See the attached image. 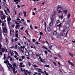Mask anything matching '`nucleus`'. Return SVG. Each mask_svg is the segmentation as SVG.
I'll return each mask as SVG.
<instances>
[{
    "instance_id": "29",
    "label": "nucleus",
    "mask_w": 75,
    "mask_h": 75,
    "mask_svg": "<svg viewBox=\"0 0 75 75\" xmlns=\"http://www.w3.org/2000/svg\"><path fill=\"white\" fill-rule=\"evenodd\" d=\"M70 16H71V14L70 13H69L68 14V16H67L68 18H69V17H70Z\"/></svg>"
},
{
    "instance_id": "26",
    "label": "nucleus",
    "mask_w": 75,
    "mask_h": 75,
    "mask_svg": "<svg viewBox=\"0 0 75 75\" xmlns=\"http://www.w3.org/2000/svg\"><path fill=\"white\" fill-rule=\"evenodd\" d=\"M53 35H57V32L56 31L53 32Z\"/></svg>"
},
{
    "instance_id": "43",
    "label": "nucleus",
    "mask_w": 75,
    "mask_h": 75,
    "mask_svg": "<svg viewBox=\"0 0 75 75\" xmlns=\"http://www.w3.org/2000/svg\"><path fill=\"white\" fill-rule=\"evenodd\" d=\"M4 10L6 15H8V14L7 13V11H6L5 10Z\"/></svg>"
},
{
    "instance_id": "3",
    "label": "nucleus",
    "mask_w": 75,
    "mask_h": 75,
    "mask_svg": "<svg viewBox=\"0 0 75 75\" xmlns=\"http://www.w3.org/2000/svg\"><path fill=\"white\" fill-rule=\"evenodd\" d=\"M36 71H38L39 72H41V73H42V74H44V72L41 71H41V70H42L41 69H40L38 68H36Z\"/></svg>"
},
{
    "instance_id": "62",
    "label": "nucleus",
    "mask_w": 75,
    "mask_h": 75,
    "mask_svg": "<svg viewBox=\"0 0 75 75\" xmlns=\"http://www.w3.org/2000/svg\"><path fill=\"white\" fill-rule=\"evenodd\" d=\"M36 57H38L39 56V55L38 54H36Z\"/></svg>"
},
{
    "instance_id": "31",
    "label": "nucleus",
    "mask_w": 75,
    "mask_h": 75,
    "mask_svg": "<svg viewBox=\"0 0 75 75\" xmlns=\"http://www.w3.org/2000/svg\"><path fill=\"white\" fill-rule=\"evenodd\" d=\"M25 33H26L28 34V35H29V34L28 33V31H27V30H25Z\"/></svg>"
},
{
    "instance_id": "42",
    "label": "nucleus",
    "mask_w": 75,
    "mask_h": 75,
    "mask_svg": "<svg viewBox=\"0 0 75 75\" xmlns=\"http://www.w3.org/2000/svg\"><path fill=\"white\" fill-rule=\"evenodd\" d=\"M59 20H58L57 21V24H58V23H60Z\"/></svg>"
},
{
    "instance_id": "33",
    "label": "nucleus",
    "mask_w": 75,
    "mask_h": 75,
    "mask_svg": "<svg viewBox=\"0 0 75 75\" xmlns=\"http://www.w3.org/2000/svg\"><path fill=\"white\" fill-rule=\"evenodd\" d=\"M48 47L50 49V50H52L51 48H52V46H50L49 45Z\"/></svg>"
},
{
    "instance_id": "27",
    "label": "nucleus",
    "mask_w": 75,
    "mask_h": 75,
    "mask_svg": "<svg viewBox=\"0 0 75 75\" xmlns=\"http://www.w3.org/2000/svg\"><path fill=\"white\" fill-rule=\"evenodd\" d=\"M63 12H64L65 14H67L68 11L67 10H64V11Z\"/></svg>"
},
{
    "instance_id": "24",
    "label": "nucleus",
    "mask_w": 75,
    "mask_h": 75,
    "mask_svg": "<svg viewBox=\"0 0 75 75\" xmlns=\"http://www.w3.org/2000/svg\"><path fill=\"white\" fill-rule=\"evenodd\" d=\"M23 13L24 14V17H26V12L25 11H23Z\"/></svg>"
},
{
    "instance_id": "6",
    "label": "nucleus",
    "mask_w": 75,
    "mask_h": 75,
    "mask_svg": "<svg viewBox=\"0 0 75 75\" xmlns=\"http://www.w3.org/2000/svg\"><path fill=\"white\" fill-rule=\"evenodd\" d=\"M20 25H18V24H17L16 26H15V28H16V29H20Z\"/></svg>"
},
{
    "instance_id": "53",
    "label": "nucleus",
    "mask_w": 75,
    "mask_h": 75,
    "mask_svg": "<svg viewBox=\"0 0 75 75\" xmlns=\"http://www.w3.org/2000/svg\"><path fill=\"white\" fill-rule=\"evenodd\" d=\"M4 25V23H2V27H3Z\"/></svg>"
},
{
    "instance_id": "46",
    "label": "nucleus",
    "mask_w": 75,
    "mask_h": 75,
    "mask_svg": "<svg viewBox=\"0 0 75 75\" xmlns=\"http://www.w3.org/2000/svg\"><path fill=\"white\" fill-rule=\"evenodd\" d=\"M45 41H46V44H47L48 45H49V43H48V41H47V40H45Z\"/></svg>"
},
{
    "instance_id": "17",
    "label": "nucleus",
    "mask_w": 75,
    "mask_h": 75,
    "mask_svg": "<svg viewBox=\"0 0 75 75\" xmlns=\"http://www.w3.org/2000/svg\"><path fill=\"white\" fill-rule=\"evenodd\" d=\"M61 27V23H60L59 25H57V27H58L59 28Z\"/></svg>"
},
{
    "instance_id": "16",
    "label": "nucleus",
    "mask_w": 75,
    "mask_h": 75,
    "mask_svg": "<svg viewBox=\"0 0 75 75\" xmlns=\"http://www.w3.org/2000/svg\"><path fill=\"white\" fill-rule=\"evenodd\" d=\"M15 53V54L17 55V56H19V55H18V53H17V52H16V51H13Z\"/></svg>"
},
{
    "instance_id": "20",
    "label": "nucleus",
    "mask_w": 75,
    "mask_h": 75,
    "mask_svg": "<svg viewBox=\"0 0 75 75\" xmlns=\"http://www.w3.org/2000/svg\"><path fill=\"white\" fill-rule=\"evenodd\" d=\"M63 15H62V16H61V15L59 16V18H60V19H61V20H62V18H63Z\"/></svg>"
},
{
    "instance_id": "45",
    "label": "nucleus",
    "mask_w": 75,
    "mask_h": 75,
    "mask_svg": "<svg viewBox=\"0 0 75 75\" xmlns=\"http://www.w3.org/2000/svg\"><path fill=\"white\" fill-rule=\"evenodd\" d=\"M18 40V39L17 38H15V41H17Z\"/></svg>"
},
{
    "instance_id": "51",
    "label": "nucleus",
    "mask_w": 75,
    "mask_h": 75,
    "mask_svg": "<svg viewBox=\"0 0 75 75\" xmlns=\"http://www.w3.org/2000/svg\"><path fill=\"white\" fill-rule=\"evenodd\" d=\"M56 14L55 13L53 14L52 15V17H54V16H55L56 15Z\"/></svg>"
},
{
    "instance_id": "1",
    "label": "nucleus",
    "mask_w": 75,
    "mask_h": 75,
    "mask_svg": "<svg viewBox=\"0 0 75 75\" xmlns=\"http://www.w3.org/2000/svg\"><path fill=\"white\" fill-rule=\"evenodd\" d=\"M4 63H5V64H6L8 68L9 67V68H11V69H13V67H12V65L10 64L9 62H8V61L7 60V59H6V61H4Z\"/></svg>"
},
{
    "instance_id": "22",
    "label": "nucleus",
    "mask_w": 75,
    "mask_h": 75,
    "mask_svg": "<svg viewBox=\"0 0 75 75\" xmlns=\"http://www.w3.org/2000/svg\"><path fill=\"white\" fill-rule=\"evenodd\" d=\"M47 31L48 32H50L51 31V28H50V27H48L47 28Z\"/></svg>"
},
{
    "instance_id": "34",
    "label": "nucleus",
    "mask_w": 75,
    "mask_h": 75,
    "mask_svg": "<svg viewBox=\"0 0 75 75\" xmlns=\"http://www.w3.org/2000/svg\"><path fill=\"white\" fill-rule=\"evenodd\" d=\"M42 48H44V49H45L46 50H47V47H46L44 46H43L42 47Z\"/></svg>"
},
{
    "instance_id": "9",
    "label": "nucleus",
    "mask_w": 75,
    "mask_h": 75,
    "mask_svg": "<svg viewBox=\"0 0 75 75\" xmlns=\"http://www.w3.org/2000/svg\"><path fill=\"white\" fill-rule=\"evenodd\" d=\"M1 18L2 20H5L6 19V15H4L3 17L2 16H1Z\"/></svg>"
},
{
    "instance_id": "55",
    "label": "nucleus",
    "mask_w": 75,
    "mask_h": 75,
    "mask_svg": "<svg viewBox=\"0 0 75 75\" xmlns=\"http://www.w3.org/2000/svg\"><path fill=\"white\" fill-rule=\"evenodd\" d=\"M45 67H49L50 66L49 65H45Z\"/></svg>"
},
{
    "instance_id": "63",
    "label": "nucleus",
    "mask_w": 75,
    "mask_h": 75,
    "mask_svg": "<svg viewBox=\"0 0 75 75\" xmlns=\"http://www.w3.org/2000/svg\"><path fill=\"white\" fill-rule=\"evenodd\" d=\"M72 42H73V43H74V44H75V40L72 41Z\"/></svg>"
},
{
    "instance_id": "32",
    "label": "nucleus",
    "mask_w": 75,
    "mask_h": 75,
    "mask_svg": "<svg viewBox=\"0 0 75 75\" xmlns=\"http://www.w3.org/2000/svg\"><path fill=\"white\" fill-rule=\"evenodd\" d=\"M64 35H65V33H62L60 34V35H61V36H64Z\"/></svg>"
},
{
    "instance_id": "57",
    "label": "nucleus",
    "mask_w": 75,
    "mask_h": 75,
    "mask_svg": "<svg viewBox=\"0 0 75 75\" xmlns=\"http://www.w3.org/2000/svg\"><path fill=\"white\" fill-rule=\"evenodd\" d=\"M45 53L46 54H47V50L45 51Z\"/></svg>"
},
{
    "instance_id": "49",
    "label": "nucleus",
    "mask_w": 75,
    "mask_h": 75,
    "mask_svg": "<svg viewBox=\"0 0 75 75\" xmlns=\"http://www.w3.org/2000/svg\"><path fill=\"white\" fill-rule=\"evenodd\" d=\"M4 58L5 59L6 58V54H4Z\"/></svg>"
},
{
    "instance_id": "5",
    "label": "nucleus",
    "mask_w": 75,
    "mask_h": 75,
    "mask_svg": "<svg viewBox=\"0 0 75 75\" xmlns=\"http://www.w3.org/2000/svg\"><path fill=\"white\" fill-rule=\"evenodd\" d=\"M2 39V35L1 34V29H0V41Z\"/></svg>"
},
{
    "instance_id": "35",
    "label": "nucleus",
    "mask_w": 75,
    "mask_h": 75,
    "mask_svg": "<svg viewBox=\"0 0 75 75\" xmlns=\"http://www.w3.org/2000/svg\"><path fill=\"white\" fill-rule=\"evenodd\" d=\"M1 16H3V12L1 11Z\"/></svg>"
},
{
    "instance_id": "50",
    "label": "nucleus",
    "mask_w": 75,
    "mask_h": 75,
    "mask_svg": "<svg viewBox=\"0 0 75 75\" xmlns=\"http://www.w3.org/2000/svg\"><path fill=\"white\" fill-rule=\"evenodd\" d=\"M57 56H58V57H59L60 58H61V56L59 54H58Z\"/></svg>"
},
{
    "instance_id": "36",
    "label": "nucleus",
    "mask_w": 75,
    "mask_h": 75,
    "mask_svg": "<svg viewBox=\"0 0 75 75\" xmlns=\"http://www.w3.org/2000/svg\"><path fill=\"white\" fill-rule=\"evenodd\" d=\"M7 32L6 33H4V36H5L6 37V36H7Z\"/></svg>"
},
{
    "instance_id": "38",
    "label": "nucleus",
    "mask_w": 75,
    "mask_h": 75,
    "mask_svg": "<svg viewBox=\"0 0 75 75\" xmlns=\"http://www.w3.org/2000/svg\"><path fill=\"white\" fill-rule=\"evenodd\" d=\"M16 37H17V38H18V34L17 33L16 34Z\"/></svg>"
},
{
    "instance_id": "60",
    "label": "nucleus",
    "mask_w": 75,
    "mask_h": 75,
    "mask_svg": "<svg viewBox=\"0 0 75 75\" xmlns=\"http://www.w3.org/2000/svg\"><path fill=\"white\" fill-rule=\"evenodd\" d=\"M23 28H24V27H22L21 28V30H23Z\"/></svg>"
},
{
    "instance_id": "25",
    "label": "nucleus",
    "mask_w": 75,
    "mask_h": 75,
    "mask_svg": "<svg viewBox=\"0 0 75 75\" xmlns=\"http://www.w3.org/2000/svg\"><path fill=\"white\" fill-rule=\"evenodd\" d=\"M13 67L15 68H16L17 67V65H16V64L14 63L13 64Z\"/></svg>"
},
{
    "instance_id": "18",
    "label": "nucleus",
    "mask_w": 75,
    "mask_h": 75,
    "mask_svg": "<svg viewBox=\"0 0 75 75\" xmlns=\"http://www.w3.org/2000/svg\"><path fill=\"white\" fill-rule=\"evenodd\" d=\"M25 55L26 56H28L29 55V52H25Z\"/></svg>"
},
{
    "instance_id": "40",
    "label": "nucleus",
    "mask_w": 75,
    "mask_h": 75,
    "mask_svg": "<svg viewBox=\"0 0 75 75\" xmlns=\"http://www.w3.org/2000/svg\"><path fill=\"white\" fill-rule=\"evenodd\" d=\"M10 53L11 56H13V52H10Z\"/></svg>"
},
{
    "instance_id": "28",
    "label": "nucleus",
    "mask_w": 75,
    "mask_h": 75,
    "mask_svg": "<svg viewBox=\"0 0 75 75\" xmlns=\"http://www.w3.org/2000/svg\"><path fill=\"white\" fill-rule=\"evenodd\" d=\"M5 39L6 41L7 44H8V39H7V38H6Z\"/></svg>"
},
{
    "instance_id": "15",
    "label": "nucleus",
    "mask_w": 75,
    "mask_h": 75,
    "mask_svg": "<svg viewBox=\"0 0 75 75\" xmlns=\"http://www.w3.org/2000/svg\"><path fill=\"white\" fill-rule=\"evenodd\" d=\"M18 1L19 3L21 1L20 0H14V1L16 3V4H18Z\"/></svg>"
},
{
    "instance_id": "11",
    "label": "nucleus",
    "mask_w": 75,
    "mask_h": 75,
    "mask_svg": "<svg viewBox=\"0 0 75 75\" xmlns=\"http://www.w3.org/2000/svg\"><path fill=\"white\" fill-rule=\"evenodd\" d=\"M62 9V7H60V6H59L57 8V11H59V10H61Z\"/></svg>"
},
{
    "instance_id": "7",
    "label": "nucleus",
    "mask_w": 75,
    "mask_h": 75,
    "mask_svg": "<svg viewBox=\"0 0 75 75\" xmlns=\"http://www.w3.org/2000/svg\"><path fill=\"white\" fill-rule=\"evenodd\" d=\"M3 31L5 33H7V28L5 27L3 29Z\"/></svg>"
},
{
    "instance_id": "39",
    "label": "nucleus",
    "mask_w": 75,
    "mask_h": 75,
    "mask_svg": "<svg viewBox=\"0 0 75 75\" xmlns=\"http://www.w3.org/2000/svg\"><path fill=\"white\" fill-rule=\"evenodd\" d=\"M18 47L17 45H16L15 46V48L16 49H17L18 48V47Z\"/></svg>"
},
{
    "instance_id": "52",
    "label": "nucleus",
    "mask_w": 75,
    "mask_h": 75,
    "mask_svg": "<svg viewBox=\"0 0 75 75\" xmlns=\"http://www.w3.org/2000/svg\"><path fill=\"white\" fill-rule=\"evenodd\" d=\"M43 34V33L42 32H40V35H42Z\"/></svg>"
},
{
    "instance_id": "14",
    "label": "nucleus",
    "mask_w": 75,
    "mask_h": 75,
    "mask_svg": "<svg viewBox=\"0 0 75 75\" xmlns=\"http://www.w3.org/2000/svg\"><path fill=\"white\" fill-rule=\"evenodd\" d=\"M54 17L52 16L51 18V21L52 22H54Z\"/></svg>"
},
{
    "instance_id": "61",
    "label": "nucleus",
    "mask_w": 75,
    "mask_h": 75,
    "mask_svg": "<svg viewBox=\"0 0 75 75\" xmlns=\"http://www.w3.org/2000/svg\"><path fill=\"white\" fill-rule=\"evenodd\" d=\"M58 13H61V12H62V11H61V10H59V11H58Z\"/></svg>"
},
{
    "instance_id": "8",
    "label": "nucleus",
    "mask_w": 75,
    "mask_h": 75,
    "mask_svg": "<svg viewBox=\"0 0 75 75\" xmlns=\"http://www.w3.org/2000/svg\"><path fill=\"white\" fill-rule=\"evenodd\" d=\"M68 62L69 64H70V65H71L72 66H74V64H73L70 61V60H68Z\"/></svg>"
},
{
    "instance_id": "19",
    "label": "nucleus",
    "mask_w": 75,
    "mask_h": 75,
    "mask_svg": "<svg viewBox=\"0 0 75 75\" xmlns=\"http://www.w3.org/2000/svg\"><path fill=\"white\" fill-rule=\"evenodd\" d=\"M1 50L2 52H5V49L4 48H1Z\"/></svg>"
},
{
    "instance_id": "59",
    "label": "nucleus",
    "mask_w": 75,
    "mask_h": 75,
    "mask_svg": "<svg viewBox=\"0 0 75 75\" xmlns=\"http://www.w3.org/2000/svg\"><path fill=\"white\" fill-rule=\"evenodd\" d=\"M20 14H21V13H19V14L18 15V18H20Z\"/></svg>"
},
{
    "instance_id": "37",
    "label": "nucleus",
    "mask_w": 75,
    "mask_h": 75,
    "mask_svg": "<svg viewBox=\"0 0 75 75\" xmlns=\"http://www.w3.org/2000/svg\"><path fill=\"white\" fill-rule=\"evenodd\" d=\"M33 67H39L38 66H37L35 64H34V65H33Z\"/></svg>"
},
{
    "instance_id": "58",
    "label": "nucleus",
    "mask_w": 75,
    "mask_h": 75,
    "mask_svg": "<svg viewBox=\"0 0 75 75\" xmlns=\"http://www.w3.org/2000/svg\"><path fill=\"white\" fill-rule=\"evenodd\" d=\"M35 29H37V28H38V27H37V26H35Z\"/></svg>"
},
{
    "instance_id": "41",
    "label": "nucleus",
    "mask_w": 75,
    "mask_h": 75,
    "mask_svg": "<svg viewBox=\"0 0 75 75\" xmlns=\"http://www.w3.org/2000/svg\"><path fill=\"white\" fill-rule=\"evenodd\" d=\"M32 41L33 42H35L36 41V40H35V39H34L32 40Z\"/></svg>"
},
{
    "instance_id": "21",
    "label": "nucleus",
    "mask_w": 75,
    "mask_h": 75,
    "mask_svg": "<svg viewBox=\"0 0 75 75\" xmlns=\"http://www.w3.org/2000/svg\"><path fill=\"white\" fill-rule=\"evenodd\" d=\"M16 70V68H13V72L14 74H16V73H17V71H16L15 72V71Z\"/></svg>"
},
{
    "instance_id": "23",
    "label": "nucleus",
    "mask_w": 75,
    "mask_h": 75,
    "mask_svg": "<svg viewBox=\"0 0 75 75\" xmlns=\"http://www.w3.org/2000/svg\"><path fill=\"white\" fill-rule=\"evenodd\" d=\"M69 55H70V56H71V57H74V54H73L71 52H69Z\"/></svg>"
},
{
    "instance_id": "48",
    "label": "nucleus",
    "mask_w": 75,
    "mask_h": 75,
    "mask_svg": "<svg viewBox=\"0 0 75 75\" xmlns=\"http://www.w3.org/2000/svg\"><path fill=\"white\" fill-rule=\"evenodd\" d=\"M30 28L31 29V30H33V28H32V25H30Z\"/></svg>"
},
{
    "instance_id": "64",
    "label": "nucleus",
    "mask_w": 75,
    "mask_h": 75,
    "mask_svg": "<svg viewBox=\"0 0 75 75\" xmlns=\"http://www.w3.org/2000/svg\"><path fill=\"white\" fill-rule=\"evenodd\" d=\"M38 74L39 75H41V74L40 73H38Z\"/></svg>"
},
{
    "instance_id": "54",
    "label": "nucleus",
    "mask_w": 75,
    "mask_h": 75,
    "mask_svg": "<svg viewBox=\"0 0 75 75\" xmlns=\"http://www.w3.org/2000/svg\"><path fill=\"white\" fill-rule=\"evenodd\" d=\"M47 51H49V52H50V53H51V54H52V52H51V51H50V50L48 49H47Z\"/></svg>"
},
{
    "instance_id": "12",
    "label": "nucleus",
    "mask_w": 75,
    "mask_h": 75,
    "mask_svg": "<svg viewBox=\"0 0 75 75\" xmlns=\"http://www.w3.org/2000/svg\"><path fill=\"white\" fill-rule=\"evenodd\" d=\"M45 29L44 30V31L45 32H46V33L47 32V31H46V28L47 27V26H46V23H45Z\"/></svg>"
},
{
    "instance_id": "13",
    "label": "nucleus",
    "mask_w": 75,
    "mask_h": 75,
    "mask_svg": "<svg viewBox=\"0 0 75 75\" xmlns=\"http://www.w3.org/2000/svg\"><path fill=\"white\" fill-rule=\"evenodd\" d=\"M53 23H54V22L51 21V22L49 24V26L51 27V26L53 25Z\"/></svg>"
},
{
    "instance_id": "47",
    "label": "nucleus",
    "mask_w": 75,
    "mask_h": 75,
    "mask_svg": "<svg viewBox=\"0 0 75 75\" xmlns=\"http://www.w3.org/2000/svg\"><path fill=\"white\" fill-rule=\"evenodd\" d=\"M53 63L55 65V66H57V64L55 62H53Z\"/></svg>"
},
{
    "instance_id": "4",
    "label": "nucleus",
    "mask_w": 75,
    "mask_h": 75,
    "mask_svg": "<svg viewBox=\"0 0 75 75\" xmlns=\"http://www.w3.org/2000/svg\"><path fill=\"white\" fill-rule=\"evenodd\" d=\"M66 27L67 30H68L69 28V24L67 23L66 24Z\"/></svg>"
},
{
    "instance_id": "30",
    "label": "nucleus",
    "mask_w": 75,
    "mask_h": 75,
    "mask_svg": "<svg viewBox=\"0 0 75 75\" xmlns=\"http://www.w3.org/2000/svg\"><path fill=\"white\" fill-rule=\"evenodd\" d=\"M23 63L22 62H21L20 63V65L19 66L20 67H22V65H23Z\"/></svg>"
},
{
    "instance_id": "56",
    "label": "nucleus",
    "mask_w": 75,
    "mask_h": 75,
    "mask_svg": "<svg viewBox=\"0 0 75 75\" xmlns=\"http://www.w3.org/2000/svg\"><path fill=\"white\" fill-rule=\"evenodd\" d=\"M35 13L33 11V12L32 15H35Z\"/></svg>"
},
{
    "instance_id": "44",
    "label": "nucleus",
    "mask_w": 75,
    "mask_h": 75,
    "mask_svg": "<svg viewBox=\"0 0 75 75\" xmlns=\"http://www.w3.org/2000/svg\"><path fill=\"white\" fill-rule=\"evenodd\" d=\"M7 10L10 13V10H9V9H8V8H7Z\"/></svg>"
},
{
    "instance_id": "10",
    "label": "nucleus",
    "mask_w": 75,
    "mask_h": 75,
    "mask_svg": "<svg viewBox=\"0 0 75 75\" xmlns=\"http://www.w3.org/2000/svg\"><path fill=\"white\" fill-rule=\"evenodd\" d=\"M28 52L30 55H31L33 54V51L31 50H29Z\"/></svg>"
},
{
    "instance_id": "2",
    "label": "nucleus",
    "mask_w": 75,
    "mask_h": 75,
    "mask_svg": "<svg viewBox=\"0 0 75 75\" xmlns=\"http://www.w3.org/2000/svg\"><path fill=\"white\" fill-rule=\"evenodd\" d=\"M7 20L8 24V25L9 26L10 24H11V22H10V21L11 20V19L10 18V16H9V17H8L7 18Z\"/></svg>"
}]
</instances>
